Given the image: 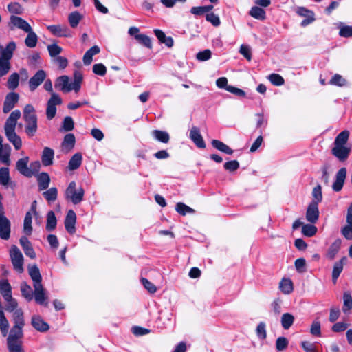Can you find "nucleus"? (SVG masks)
<instances>
[{
  "label": "nucleus",
  "mask_w": 352,
  "mask_h": 352,
  "mask_svg": "<svg viewBox=\"0 0 352 352\" xmlns=\"http://www.w3.org/2000/svg\"><path fill=\"white\" fill-rule=\"evenodd\" d=\"M28 274L33 281L34 289V300L36 302L41 305H47L46 300L47 296L45 289L42 285V276L40 270L36 265H32L28 267Z\"/></svg>",
  "instance_id": "obj_1"
},
{
  "label": "nucleus",
  "mask_w": 352,
  "mask_h": 352,
  "mask_svg": "<svg viewBox=\"0 0 352 352\" xmlns=\"http://www.w3.org/2000/svg\"><path fill=\"white\" fill-rule=\"evenodd\" d=\"M21 116V113L19 110L13 111L6 120L4 126L5 134L8 140L14 145L16 150H19L22 146L21 139L15 132L17 120Z\"/></svg>",
  "instance_id": "obj_2"
},
{
  "label": "nucleus",
  "mask_w": 352,
  "mask_h": 352,
  "mask_svg": "<svg viewBox=\"0 0 352 352\" xmlns=\"http://www.w3.org/2000/svg\"><path fill=\"white\" fill-rule=\"evenodd\" d=\"M349 138V131L344 130L340 133L334 140L331 153L340 162L346 160L351 153V147L346 146Z\"/></svg>",
  "instance_id": "obj_3"
},
{
  "label": "nucleus",
  "mask_w": 352,
  "mask_h": 352,
  "mask_svg": "<svg viewBox=\"0 0 352 352\" xmlns=\"http://www.w3.org/2000/svg\"><path fill=\"white\" fill-rule=\"evenodd\" d=\"M23 118L25 122V131L28 136L33 137L37 132V116L35 109L32 104L25 106L23 112Z\"/></svg>",
  "instance_id": "obj_4"
},
{
  "label": "nucleus",
  "mask_w": 352,
  "mask_h": 352,
  "mask_svg": "<svg viewBox=\"0 0 352 352\" xmlns=\"http://www.w3.org/2000/svg\"><path fill=\"white\" fill-rule=\"evenodd\" d=\"M23 337V327L13 326L7 338L9 352H24L22 342Z\"/></svg>",
  "instance_id": "obj_5"
},
{
  "label": "nucleus",
  "mask_w": 352,
  "mask_h": 352,
  "mask_svg": "<svg viewBox=\"0 0 352 352\" xmlns=\"http://www.w3.org/2000/svg\"><path fill=\"white\" fill-rule=\"evenodd\" d=\"M85 191L82 188L76 189V184L75 182H71L65 192V197L67 200L71 201L74 204H80L84 197Z\"/></svg>",
  "instance_id": "obj_6"
},
{
  "label": "nucleus",
  "mask_w": 352,
  "mask_h": 352,
  "mask_svg": "<svg viewBox=\"0 0 352 352\" xmlns=\"http://www.w3.org/2000/svg\"><path fill=\"white\" fill-rule=\"evenodd\" d=\"M1 199L2 196L0 194V238L3 240H8L10 236L11 223L5 215Z\"/></svg>",
  "instance_id": "obj_7"
},
{
  "label": "nucleus",
  "mask_w": 352,
  "mask_h": 352,
  "mask_svg": "<svg viewBox=\"0 0 352 352\" xmlns=\"http://www.w3.org/2000/svg\"><path fill=\"white\" fill-rule=\"evenodd\" d=\"M10 254L14 269L19 273H22L24 270L23 256L20 250L16 245H13Z\"/></svg>",
  "instance_id": "obj_8"
},
{
  "label": "nucleus",
  "mask_w": 352,
  "mask_h": 352,
  "mask_svg": "<svg viewBox=\"0 0 352 352\" xmlns=\"http://www.w3.org/2000/svg\"><path fill=\"white\" fill-rule=\"evenodd\" d=\"M62 104L61 98L56 93H52L47 103L46 116L48 120L53 119L56 113V105Z\"/></svg>",
  "instance_id": "obj_9"
},
{
  "label": "nucleus",
  "mask_w": 352,
  "mask_h": 352,
  "mask_svg": "<svg viewBox=\"0 0 352 352\" xmlns=\"http://www.w3.org/2000/svg\"><path fill=\"white\" fill-rule=\"evenodd\" d=\"M19 100V94L16 92L8 93L5 98L3 106V112L4 113H9L15 105L17 104Z\"/></svg>",
  "instance_id": "obj_10"
},
{
  "label": "nucleus",
  "mask_w": 352,
  "mask_h": 352,
  "mask_svg": "<svg viewBox=\"0 0 352 352\" xmlns=\"http://www.w3.org/2000/svg\"><path fill=\"white\" fill-rule=\"evenodd\" d=\"M346 225L341 230L342 234L347 240H352V202L347 209Z\"/></svg>",
  "instance_id": "obj_11"
},
{
  "label": "nucleus",
  "mask_w": 352,
  "mask_h": 352,
  "mask_svg": "<svg viewBox=\"0 0 352 352\" xmlns=\"http://www.w3.org/2000/svg\"><path fill=\"white\" fill-rule=\"evenodd\" d=\"M29 157H25L19 159L16 164V170L23 176L31 177L34 175V172L28 167Z\"/></svg>",
  "instance_id": "obj_12"
},
{
  "label": "nucleus",
  "mask_w": 352,
  "mask_h": 352,
  "mask_svg": "<svg viewBox=\"0 0 352 352\" xmlns=\"http://www.w3.org/2000/svg\"><path fill=\"white\" fill-rule=\"evenodd\" d=\"M50 32L58 37H71L72 32L65 25H52L47 28Z\"/></svg>",
  "instance_id": "obj_13"
},
{
  "label": "nucleus",
  "mask_w": 352,
  "mask_h": 352,
  "mask_svg": "<svg viewBox=\"0 0 352 352\" xmlns=\"http://www.w3.org/2000/svg\"><path fill=\"white\" fill-rule=\"evenodd\" d=\"M10 27L11 29L17 28L24 32L30 31L32 28L25 20L15 15H12L10 18Z\"/></svg>",
  "instance_id": "obj_14"
},
{
  "label": "nucleus",
  "mask_w": 352,
  "mask_h": 352,
  "mask_svg": "<svg viewBox=\"0 0 352 352\" xmlns=\"http://www.w3.org/2000/svg\"><path fill=\"white\" fill-rule=\"evenodd\" d=\"M46 78V72L43 70H38L29 80V88L31 91H34Z\"/></svg>",
  "instance_id": "obj_15"
},
{
  "label": "nucleus",
  "mask_w": 352,
  "mask_h": 352,
  "mask_svg": "<svg viewBox=\"0 0 352 352\" xmlns=\"http://www.w3.org/2000/svg\"><path fill=\"white\" fill-rule=\"evenodd\" d=\"M346 176V168H341L336 175V180L332 185V188L335 192H340L344 186Z\"/></svg>",
  "instance_id": "obj_16"
},
{
  "label": "nucleus",
  "mask_w": 352,
  "mask_h": 352,
  "mask_svg": "<svg viewBox=\"0 0 352 352\" xmlns=\"http://www.w3.org/2000/svg\"><path fill=\"white\" fill-rule=\"evenodd\" d=\"M319 218V210L316 203H310L306 212V219L311 223H316Z\"/></svg>",
  "instance_id": "obj_17"
},
{
  "label": "nucleus",
  "mask_w": 352,
  "mask_h": 352,
  "mask_svg": "<svg viewBox=\"0 0 352 352\" xmlns=\"http://www.w3.org/2000/svg\"><path fill=\"white\" fill-rule=\"evenodd\" d=\"M76 221V213L72 210H69L67 212L65 219V227L66 230L69 234H74L76 232L75 224Z\"/></svg>",
  "instance_id": "obj_18"
},
{
  "label": "nucleus",
  "mask_w": 352,
  "mask_h": 352,
  "mask_svg": "<svg viewBox=\"0 0 352 352\" xmlns=\"http://www.w3.org/2000/svg\"><path fill=\"white\" fill-rule=\"evenodd\" d=\"M11 147L9 144H3V138L0 135V162L6 165L10 164Z\"/></svg>",
  "instance_id": "obj_19"
},
{
  "label": "nucleus",
  "mask_w": 352,
  "mask_h": 352,
  "mask_svg": "<svg viewBox=\"0 0 352 352\" xmlns=\"http://www.w3.org/2000/svg\"><path fill=\"white\" fill-rule=\"evenodd\" d=\"M190 138L200 148H205L206 144L200 133L199 128L193 126L190 131Z\"/></svg>",
  "instance_id": "obj_20"
},
{
  "label": "nucleus",
  "mask_w": 352,
  "mask_h": 352,
  "mask_svg": "<svg viewBox=\"0 0 352 352\" xmlns=\"http://www.w3.org/2000/svg\"><path fill=\"white\" fill-rule=\"evenodd\" d=\"M31 324L35 329L40 332H45L50 329V325L38 315H34L32 317Z\"/></svg>",
  "instance_id": "obj_21"
},
{
  "label": "nucleus",
  "mask_w": 352,
  "mask_h": 352,
  "mask_svg": "<svg viewBox=\"0 0 352 352\" xmlns=\"http://www.w3.org/2000/svg\"><path fill=\"white\" fill-rule=\"evenodd\" d=\"M55 87L63 92H69L73 90L72 83L69 82V77L65 75L57 78Z\"/></svg>",
  "instance_id": "obj_22"
},
{
  "label": "nucleus",
  "mask_w": 352,
  "mask_h": 352,
  "mask_svg": "<svg viewBox=\"0 0 352 352\" xmlns=\"http://www.w3.org/2000/svg\"><path fill=\"white\" fill-rule=\"evenodd\" d=\"M54 151L49 147H45L41 155V162L43 166H48L53 164Z\"/></svg>",
  "instance_id": "obj_23"
},
{
  "label": "nucleus",
  "mask_w": 352,
  "mask_h": 352,
  "mask_svg": "<svg viewBox=\"0 0 352 352\" xmlns=\"http://www.w3.org/2000/svg\"><path fill=\"white\" fill-rule=\"evenodd\" d=\"M20 244L26 256L31 258H34L36 257V253L32 246V244L26 236H22L20 239Z\"/></svg>",
  "instance_id": "obj_24"
},
{
  "label": "nucleus",
  "mask_w": 352,
  "mask_h": 352,
  "mask_svg": "<svg viewBox=\"0 0 352 352\" xmlns=\"http://www.w3.org/2000/svg\"><path fill=\"white\" fill-rule=\"evenodd\" d=\"M347 258L346 256L342 257L339 261L334 263L333 271H332V280L333 283L337 282L340 274L342 272L343 266Z\"/></svg>",
  "instance_id": "obj_25"
},
{
  "label": "nucleus",
  "mask_w": 352,
  "mask_h": 352,
  "mask_svg": "<svg viewBox=\"0 0 352 352\" xmlns=\"http://www.w3.org/2000/svg\"><path fill=\"white\" fill-rule=\"evenodd\" d=\"M75 136L72 133H68L67 134L63 140V142H62V150L65 153L69 152L75 145Z\"/></svg>",
  "instance_id": "obj_26"
},
{
  "label": "nucleus",
  "mask_w": 352,
  "mask_h": 352,
  "mask_svg": "<svg viewBox=\"0 0 352 352\" xmlns=\"http://www.w3.org/2000/svg\"><path fill=\"white\" fill-rule=\"evenodd\" d=\"M297 12L299 15L306 17V19L301 22L302 26L307 25L312 23L315 19L314 17V12L305 8H299Z\"/></svg>",
  "instance_id": "obj_27"
},
{
  "label": "nucleus",
  "mask_w": 352,
  "mask_h": 352,
  "mask_svg": "<svg viewBox=\"0 0 352 352\" xmlns=\"http://www.w3.org/2000/svg\"><path fill=\"white\" fill-rule=\"evenodd\" d=\"M20 289L22 296L24 297L26 300L31 301L34 297V291H32L31 286L26 282H22L21 283Z\"/></svg>",
  "instance_id": "obj_28"
},
{
  "label": "nucleus",
  "mask_w": 352,
  "mask_h": 352,
  "mask_svg": "<svg viewBox=\"0 0 352 352\" xmlns=\"http://www.w3.org/2000/svg\"><path fill=\"white\" fill-rule=\"evenodd\" d=\"M37 182L39 190H46L50 183V175L47 173H41L37 176Z\"/></svg>",
  "instance_id": "obj_29"
},
{
  "label": "nucleus",
  "mask_w": 352,
  "mask_h": 352,
  "mask_svg": "<svg viewBox=\"0 0 352 352\" xmlns=\"http://www.w3.org/2000/svg\"><path fill=\"white\" fill-rule=\"evenodd\" d=\"M341 243V240L338 239L330 245L327 252V257L329 259L333 260L335 258L340 249Z\"/></svg>",
  "instance_id": "obj_30"
},
{
  "label": "nucleus",
  "mask_w": 352,
  "mask_h": 352,
  "mask_svg": "<svg viewBox=\"0 0 352 352\" xmlns=\"http://www.w3.org/2000/svg\"><path fill=\"white\" fill-rule=\"evenodd\" d=\"M100 47L98 45H94L91 47L89 50H87L83 56L82 60L83 63L86 65H89L92 62V57L94 55L100 53Z\"/></svg>",
  "instance_id": "obj_31"
},
{
  "label": "nucleus",
  "mask_w": 352,
  "mask_h": 352,
  "mask_svg": "<svg viewBox=\"0 0 352 352\" xmlns=\"http://www.w3.org/2000/svg\"><path fill=\"white\" fill-rule=\"evenodd\" d=\"M15 49H16V43L14 41L10 42L6 45V48H4L2 50L1 56L0 58L10 60L13 56V52L15 50Z\"/></svg>",
  "instance_id": "obj_32"
},
{
  "label": "nucleus",
  "mask_w": 352,
  "mask_h": 352,
  "mask_svg": "<svg viewBox=\"0 0 352 352\" xmlns=\"http://www.w3.org/2000/svg\"><path fill=\"white\" fill-rule=\"evenodd\" d=\"M28 35L25 39V44L27 47L33 48L36 47L38 42V36L33 31L32 28H30V31L25 32Z\"/></svg>",
  "instance_id": "obj_33"
},
{
  "label": "nucleus",
  "mask_w": 352,
  "mask_h": 352,
  "mask_svg": "<svg viewBox=\"0 0 352 352\" xmlns=\"http://www.w3.org/2000/svg\"><path fill=\"white\" fill-rule=\"evenodd\" d=\"M151 133L153 137L160 142L167 144L170 140V135L166 131L153 130Z\"/></svg>",
  "instance_id": "obj_34"
},
{
  "label": "nucleus",
  "mask_w": 352,
  "mask_h": 352,
  "mask_svg": "<svg viewBox=\"0 0 352 352\" xmlns=\"http://www.w3.org/2000/svg\"><path fill=\"white\" fill-rule=\"evenodd\" d=\"M0 293L4 299L12 296V287L8 280H0Z\"/></svg>",
  "instance_id": "obj_35"
},
{
  "label": "nucleus",
  "mask_w": 352,
  "mask_h": 352,
  "mask_svg": "<svg viewBox=\"0 0 352 352\" xmlns=\"http://www.w3.org/2000/svg\"><path fill=\"white\" fill-rule=\"evenodd\" d=\"M82 160V157L81 153H76V154H74L69 162V169L70 170H74L78 168L81 165Z\"/></svg>",
  "instance_id": "obj_36"
},
{
  "label": "nucleus",
  "mask_w": 352,
  "mask_h": 352,
  "mask_svg": "<svg viewBox=\"0 0 352 352\" xmlns=\"http://www.w3.org/2000/svg\"><path fill=\"white\" fill-rule=\"evenodd\" d=\"M249 14L253 18L261 21H263L266 18L265 11L258 6L252 7L249 12Z\"/></svg>",
  "instance_id": "obj_37"
},
{
  "label": "nucleus",
  "mask_w": 352,
  "mask_h": 352,
  "mask_svg": "<svg viewBox=\"0 0 352 352\" xmlns=\"http://www.w3.org/2000/svg\"><path fill=\"white\" fill-rule=\"evenodd\" d=\"M211 144L214 148L223 153H225L226 154L232 155L233 153V150L232 148L219 140H213Z\"/></svg>",
  "instance_id": "obj_38"
},
{
  "label": "nucleus",
  "mask_w": 352,
  "mask_h": 352,
  "mask_svg": "<svg viewBox=\"0 0 352 352\" xmlns=\"http://www.w3.org/2000/svg\"><path fill=\"white\" fill-rule=\"evenodd\" d=\"M14 326L17 327H23L25 325V320L23 317V312L21 309H16L13 314Z\"/></svg>",
  "instance_id": "obj_39"
},
{
  "label": "nucleus",
  "mask_w": 352,
  "mask_h": 352,
  "mask_svg": "<svg viewBox=\"0 0 352 352\" xmlns=\"http://www.w3.org/2000/svg\"><path fill=\"white\" fill-rule=\"evenodd\" d=\"M82 79V74L80 71H75L74 73V81L71 83L73 90L76 92L80 91Z\"/></svg>",
  "instance_id": "obj_40"
},
{
  "label": "nucleus",
  "mask_w": 352,
  "mask_h": 352,
  "mask_svg": "<svg viewBox=\"0 0 352 352\" xmlns=\"http://www.w3.org/2000/svg\"><path fill=\"white\" fill-rule=\"evenodd\" d=\"M82 19V15L78 11L71 12L68 16V21L72 28H76Z\"/></svg>",
  "instance_id": "obj_41"
},
{
  "label": "nucleus",
  "mask_w": 352,
  "mask_h": 352,
  "mask_svg": "<svg viewBox=\"0 0 352 352\" xmlns=\"http://www.w3.org/2000/svg\"><path fill=\"white\" fill-rule=\"evenodd\" d=\"M57 224L56 217L53 211H50L47 214V223H46V230L47 231L54 230Z\"/></svg>",
  "instance_id": "obj_42"
},
{
  "label": "nucleus",
  "mask_w": 352,
  "mask_h": 352,
  "mask_svg": "<svg viewBox=\"0 0 352 352\" xmlns=\"http://www.w3.org/2000/svg\"><path fill=\"white\" fill-rule=\"evenodd\" d=\"M280 322L283 329H288L294 324V317L289 313H285L281 316Z\"/></svg>",
  "instance_id": "obj_43"
},
{
  "label": "nucleus",
  "mask_w": 352,
  "mask_h": 352,
  "mask_svg": "<svg viewBox=\"0 0 352 352\" xmlns=\"http://www.w3.org/2000/svg\"><path fill=\"white\" fill-rule=\"evenodd\" d=\"M343 301L342 311L347 314L352 309V297L349 292H345L344 293Z\"/></svg>",
  "instance_id": "obj_44"
},
{
  "label": "nucleus",
  "mask_w": 352,
  "mask_h": 352,
  "mask_svg": "<svg viewBox=\"0 0 352 352\" xmlns=\"http://www.w3.org/2000/svg\"><path fill=\"white\" fill-rule=\"evenodd\" d=\"M32 212H28L25 214V217L24 222H23V231L27 235H30L32 232Z\"/></svg>",
  "instance_id": "obj_45"
},
{
  "label": "nucleus",
  "mask_w": 352,
  "mask_h": 352,
  "mask_svg": "<svg viewBox=\"0 0 352 352\" xmlns=\"http://www.w3.org/2000/svg\"><path fill=\"white\" fill-rule=\"evenodd\" d=\"M10 181L9 168L2 167L0 168V184L7 186Z\"/></svg>",
  "instance_id": "obj_46"
},
{
  "label": "nucleus",
  "mask_w": 352,
  "mask_h": 352,
  "mask_svg": "<svg viewBox=\"0 0 352 352\" xmlns=\"http://www.w3.org/2000/svg\"><path fill=\"white\" fill-rule=\"evenodd\" d=\"M279 287L284 294H289L293 291V283L290 279L283 278L280 283Z\"/></svg>",
  "instance_id": "obj_47"
},
{
  "label": "nucleus",
  "mask_w": 352,
  "mask_h": 352,
  "mask_svg": "<svg viewBox=\"0 0 352 352\" xmlns=\"http://www.w3.org/2000/svg\"><path fill=\"white\" fill-rule=\"evenodd\" d=\"M43 197L48 202H54L58 196V190L55 187L50 188L43 193Z\"/></svg>",
  "instance_id": "obj_48"
},
{
  "label": "nucleus",
  "mask_w": 352,
  "mask_h": 352,
  "mask_svg": "<svg viewBox=\"0 0 352 352\" xmlns=\"http://www.w3.org/2000/svg\"><path fill=\"white\" fill-rule=\"evenodd\" d=\"M329 84L338 87H344L347 85V80L341 75L336 74L330 80Z\"/></svg>",
  "instance_id": "obj_49"
},
{
  "label": "nucleus",
  "mask_w": 352,
  "mask_h": 352,
  "mask_svg": "<svg viewBox=\"0 0 352 352\" xmlns=\"http://www.w3.org/2000/svg\"><path fill=\"white\" fill-rule=\"evenodd\" d=\"M19 81V75L17 73H13L11 74L8 80L7 86L9 89L14 90L17 88Z\"/></svg>",
  "instance_id": "obj_50"
},
{
  "label": "nucleus",
  "mask_w": 352,
  "mask_h": 352,
  "mask_svg": "<svg viewBox=\"0 0 352 352\" xmlns=\"http://www.w3.org/2000/svg\"><path fill=\"white\" fill-rule=\"evenodd\" d=\"M312 196L313 200L311 201V203H316V204L318 205V204L322 201V188L320 185H318L314 188L312 190Z\"/></svg>",
  "instance_id": "obj_51"
},
{
  "label": "nucleus",
  "mask_w": 352,
  "mask_h": 352,
  "mask_svg": "<svg viewBox=\"0 0 352 352\" xmlns=\"http://www.w3.org/2000/svg\"><path fill=\"white\" fill-rule=\"evenodd\" d=\"M317 232V228L311 224H305L302 228V234L306 236L311 237Z\"/></svg>",
  "instance_id": "obj_52"
},
{
  "label": "nucleus",
  "mask_w": 352,
  "mask_h": 352,
  "mask_svg": "<svg viewBox=\"0 0 352 352\" xmlns=\"http://www.w3.org/2000/svg\"><path fill=\"white\" fill-rule=\"evenodd\" d=\"M135 38L142 45L151 49L152 47V42L148 36L141 34L135 35Z\"/></svg>",
  "instance_id": "obj_53"
},
{
  "label": "nucleus",
  "mask_w": 352,
  "mask_h": 352,
  "mask_svg": "<svg viewBox=\"0 0 352 352\" xmlns=\"http://www.w3.org/2000/svg\"><path fill=\"white\" fill-rule=\"evenodd\" d=\"M256 333L261 340H265L267 337L266 324L264 322H260L256 327Z\"/></svg>",
  "instance_id": "obj_54"
},
{
  "label": "nucleus",
  "mask_w": 352,
  "mask_h": 352,
  "mask_svg": "<svg viewBox=\"0 0 352 352\" xmlns=\"http://www.w3.org/2000/svg\"><path fill=\"white\" fill-rule=\"evenodd\" d=\"M176 211L182 215H186L187 213H193L194 210L183 203H177L175 208Z\"/></svg>",
  "instance_id": "obj_55"
},
{
  "label": "nucleus",
  "mask_w": 352,
  "mask_h": 352,
  "mask_svg": "<svg viewBox=\"0 0 352 352\" xmlns=\"http://www.w3.org/2000/svg\"><path fill=\"white\" fill-rule=\"evenodd\" d=\"M339 35L342 37L349 38L352 37V26L343 25L340 26Z\"/></svg>",
  "instance_id": "obj_56"
},
{
  "label": "nucleus",
  "mask_w": 352,
  "mask_h": 352,
  "mask_svg": "<svg viewBox=\"0 0 352 352\" xmlns=\"http://www.w3.org/2000/svg\"><path fill=\"white\" fill-rule=\"evenodd\" d=\"M268 80L276 86L283 85L285 82L284 78L278 74H272L268 76Z\"/></svg>",
  "instance_id": "obj_57"
},
{
  "label": "nucleus",
  "mask_w": 352,
  "mask_h": 352,
  "mask_svg": "<svg viewBox=\"0 0 352 352\" xmlns=\"http://www.w3.org/2000/svg\"><path fill=\"white\" fill-rule=\"evenodd\" d=\"M8 10L10 13L14 14H21L23 11L22 6L17 2H12L9 3L8 5Z\"/></svg>",
  "instance_id": "obj_58"
},
{
  "label": "nucleus",
  "mask_w": 352,
  "mask_h": 352,
  "mask_svg": "<svg viewBox=\"0 0 352 352\" xmlns=\"http://www.w3.org/2000/svg\"><path fill=\"white\" fill-rule=\"evenodd\" d=\"M4 300L7 302L6 309L8 311L13 312L16 309L18 303L16 300L12 298V296H10V298H6Z\"/></svg>",
  "instance_id": "obj_59"
},
{
  "label": "nucleus",
  "mask_w": 352,
  "mask_h": 352,
  "mask_svg": "<svg viewBox=\"0 0 352 352\" xmlns=\"http://www.w3.org/2000/svg\"><path fill=\"white\" fill-rule=\"evenodd\" d=\"M10 69V60L0 58V77L7 74Z\"/></svg>",
  "instance_id": "obj_60"
},
{
  "label": "nucleus",
  "mask_w": 352,
  "mask_h": 352,
  "mask_svg": "<svg viewBox=\"0 0 352 352\" xmlns=\"http://www.w3.org/2000/svg\"><path fill=\"white\" fill-rule=\"evenodd\" d=\"M288 344V340L285 337H278L276 341V349L279 351H282L287 347Z\"/></svg>",
  "instance_id": "obj_61"
},
{
  "label": "nucleus",
  "mask_w": 352,
  "mask_h": 352,
  "mask_svg": "<svg viewBox=\"0 0 352 352\" xmlns=\"http://www.w3.org/2000/svg\"><path fill=\"white\" fill-rule=\"evenodd\" d=\"M212 56V52L210 50L206 49L198 52L196 54V58L200 61H206L209 60Z\"/></svg>",
  "instance_id": "obj_62"
},
{
  "label": "nucleus",
  "mask_w": 352,
  "mask_h": 352,
  "mask_svg": "<svg viewBox=\"0 0 352 352\" xmlns=\"http://www.w3.org/2000/svg\"><path fill=\"white\" fill-rule=\"evenodd\" d=\"M206 19L207 21L211 23L214 26L217 27L220 25L221 21L218 15L213 12L208 13L206 15Z\"/></svg>",
  "instance_id": "obj_63"
},
{
  "label": "nucleus",
  "mask_w": 352,
  "mask_h": 352,
  "mask_svg": "<svg viewBox=\"0 0 352 352\" xmlns=\"http://www.w3.org/2000/svg\"><path fill=\"white\" fill-rule=\"evenodd\" d=\"M47 50L50 55L52 57H55L62 52V47L56 44H52L47 46Z\"/></svg>",
  "instance_id": "obj_64"
}]
</instances>
